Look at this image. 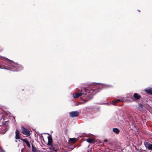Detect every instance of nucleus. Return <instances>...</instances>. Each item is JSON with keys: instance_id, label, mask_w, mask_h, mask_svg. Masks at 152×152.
<instances>
[{"instance_id": "1", "label": "nucleus", "mask_w": 152, "mask_h": 152, "mask_svg": "<svg viewBox=\"0 0 152 152\" xmlns=\"http://www.w3.org/2000/svg\"><path fill=\"white\" fill-rule=\"evenodd\" d=\"M4 60L6 63V64L12 66L13 68V69L12 70L13 71H18L22 69L23 68L22 66L20 65H18L17 64L14 63L12 61L9 60L6 58H3Z\"/></svg>"}, {"instance_id": "2", "label": "nucleus", "mask_w": 152, "mask_h": 152, "mask_svg": "<svg viewBox=\"0 0 152 152\" xmlns=\"http://www.w3.org/2000/svg\"><path fill=\"white\" fill-rule=\"evenodd\" d=\"M94 90L91 89L90 90H89L86 89H84V91L85 92V94L82 92V90H81L80 91V93H77L73 94V97L74 98H78L80 96L82 95H84L83 96H85V95H87V94H92Z\"/></svg>"}, {"instance_id": "3", "label": "nucleus", "mask_w": 152, "mask_h": 152, "mask_svg": "<svg viewBox=\"0 0 152 152\" xmlns=\"http://www.w3.org/2000/svg\"><path fill=\"white\" fill-rule=\"evenodd\" d=\"M128 100L126 99H124V97H121V99H117L115 101H113L111 102V104L113 105H116V103L119 102H124L127 101Z\"/></svg>"}, {"instance_id": "4", "label": "nucleus", "mask_w": 152, "mask_h": 152, "mask_svg": "<svg viewBox=\"0 0 152 152\" xmlns=\"http://www.w3.org/2000/svg\"><path fill=\"white\" fill-rule=\"evenodd\" d=\"M145 147L149 150H152V144L150 142H145L144 143Z\"/></svg>"}, {"instance_id": "5", "label": "nucleus", "mask_w": 152, "mask_h": 152, "mask_svg": "<svg viewBox=\"0 0 152 152\" xmlns=\"http://www.w3.org/2000/svg\"><path fill=\"white\" fill-rule=\"evenodd\" d=\"M22 133L25 135L29 136L30 134V131L27 129L23 127H21Z\"/></svg>"}, {"instance_id": "6", "label": "nucleus", "mask_w": 152, "mask_h": 152, "mask_svg": "<svg viewBox=\"0 0 152 152\" xmlns=\"http://www.w3.org/2000/svg\"><path fill=\"white\" fill-rule=\"evenodd\" d=\"M69 113L70 116L72 118L76 117L79 115V113L77 111L71 112Z\"/></svg>"}, {"instance_id": "7", "label": "nucleus", "mask_w": 152, "mask_h": 152, "mask_svg": "<svg viewBox=\"0 0 152 152\" xmlns=\"http://www.w3.org/2000/svg\"><path fill=\"white\" fill-rule=\"evenodd\" d=\"M20 139L22 141H23L24 142H25L28 147H29V148L30 147V145L29 144V142H28V141L26 139H22L21 138H20Z\"/></svg>"}, {"instance_id": "8", "label": "nucleus", "mask_w": 152, "mask_h": 152, "mask_svg": "<svg viewBox=\"0 0 152 152\" xmlns=\"http://www.w3.org/2000/svg\"><path fill=\"white\" fill-rule=\"evenodd\" d=\"M16 139H19L20 138L19 136V132L18 130L17 129L15 132V137Z\"/></svg>"}, {"instance_id": "9", "label": "nucleus", "mask_w": 152, "mask_h": 152, "mask_svg": "<svg viewBox=\"0 0 152 152\" xmlns=\"http://www.w3.org/2000/svg\"><path fill=\"white\" fill-rule=\"evenodd\" d=\"M133 96L134 98L136 99H139L140 97V96L137 93H134Z\"/></svg>"}, {"instance_id": "10", "label": "nucleus", "mask_w": 152, "mask_h": 152, "mask_svg": "<svg viewBox=\"0 0 152 152\" xmlns=\"http://www.w3.org/2000/svg\"><path fill=\"white\" fill-rule=\"evenodd\" d=\"M145 91L147 93L152 94V88H148L145 89Z\"/></svg>"}, {"instance_id": "11", "label": "nucleus", "mask_w": 152, "mask_h": 152, "mask_svg": "<svg viewBox=\"0 0 152 152\" xmlns=\"http://www.w3.org/2000/svg\"><path fill=\"white\" fill-rule=\"evenodd\" d=\"M86 141L89 143H92L94 142V141L93 139L89 138L87 139Z\"/></svg>"}, {"instance_id": "12", "label": "nucleus", "mask_w": 152, "mask_h": 152, "mask_svg": "<svg viewBox=\"0 0 152 152\" xmlns=\"http://www.w3.org/2000/svg\"><path fill=\"white\" fill-rule=\"evenodd\" d=\"M113 131L114 133L116 134H118L120 132L119 129L117 128L113 129Z\"/></svg>"}, {"instance_id": "13", "label": "nucleus", "mask_w": 152, "mask_h": 152, "mask_svg": "<svg viewBox=\"0 0 152 152\" xmlns=\"http://www.w3.org/2000/svg\"><path fill=\"white\" fill-rule=\"evenodd\" d=\"M69 141L72 143H74L76 142L77 140L75 138H71L69 139Z\"/></svg>"}, {"instance_id": "14", "label": "nucleus", "mask_w": 152, "mask_h": 152, "mask_svg": "<svg viewBox=\"0 0 152 152\" xmlns=\"http://www.w3.org/2000/svg\"><path fill=\"white\" fill-rule=\"evenodd\" d=\"M32 151L33 152H39L38 151L37 149L33 146V145H32Z\"/></svg>"}, {"instance_id": "15", "label": "nucleus", "mask_w": 152, "mask_h": 152, "mask_svg": "<svg viewBox=\"0 0 152 152\" xmlns=\"http://www.w3.org/2000/svg\"><path fill=\"white\" fill-rule=\"evenodd\" d=\"M99 83H96L95 84V85H94V88H99V86H100V85H99Z\"/></svg>"}, {"instance_id": "16", "label": "nucleus", "mask_w": 152, "mask_h": 152, "mask_svg": "<svg viewBox=\"0 0 152 152\" xmlns=\"http://www.w3.org/2000/svg\"><path fill=\"white\" fill-rule=\"evenodd\" d=\"M21 152H28L27 150L25 148H23L21 150Z\"/></svg>"}, {"instance_id": "17", "label": "nucleus", "mask_w": 152, "mask_h": 152, "mask_svg": "<svg viewBox=\"0 0 152 152\" xmlns=\"http://www.w3.org/2000/svg\"><path fill=\"white\" fill-rule=\"evenodd\" d=\"M48 141H52V139L51 136H49L48 137Z\"/></svg>"}, {"instance_id": "18", "label": "nucleus", "mask_w": 152, "mask_h": 152, "mask_svg": "<svg viewBox=\"0 0 152 152\" xmlns=\"http://www.w3.org/2000/svg\"><path fill=\"white\" fill-rule=\"evenodd\" d=\"M52 141H48V144L49 145H52Z\"/></svg>"}, {"instance_id": "19", "label": "nucleus", "mask_w": 152, "mask_h": 152, "mask_svg": "<svg viewBox=\"0 0 152 152\" xmlns=\"http://www.w3.org/2000/svg\"><path fill=\"white\" fill-rule=\"evenodd\" d=\"M75 146H74L73 147L69 148V149H70L71 150H72L74 149V148H75Z\"/></svg>"}, {"instance_id": "20", "label": "nucleus", "mask_w": 152, "mask_h": 152, "mask_svg": "<svg viewBox=\"0 0 152 152\" xmlns=\"http://www.w3.org/2000/svg\"><path fill=\"white\" fill-rule=\"evenodd\" d=\"M107 140L106 139L104 140V142H107Z\"/></svg>"}, {"instance_id": "21", "label": "nucleus", "mask_w": 152, "mask_h": 152, "mask_svg": "<svg viewBox=\"0 0 152 152\" xmlns=\"http://www.w3.org/2000/svg\"><path fill=\"white\" fill-rule=\"evenodd\" d=\"M50 149H51L53 151H54V149L53 148H52V147H51L50 148Z\"/></svg>"}, {"instance_id": "22", "label": "nucleus", "mask_w": 152, "mask_h": 152, "mask_svg": "<svg viewBox=\"0 0 152 152\" xmlns=\"http://www.w3.org/2000/svg\"><path fill=\"white\" fill-rule=\"evenodd\" d=\"M3 69H6V68H4Z\"/></svg>"}, {"instance_id": "23", "label": "nucleus", "mask_w": 152, "mask_h": 152, "mask_svg": "<svg viewBox=\"0 0 152 152\" xmlns=\"http://www.w3.org/2000/svg\"><path fill=\"white\" fill-rule=\"evenodd\" d=\"M15 142H17V140H15Z\"/></svg>"}]
</instances>
